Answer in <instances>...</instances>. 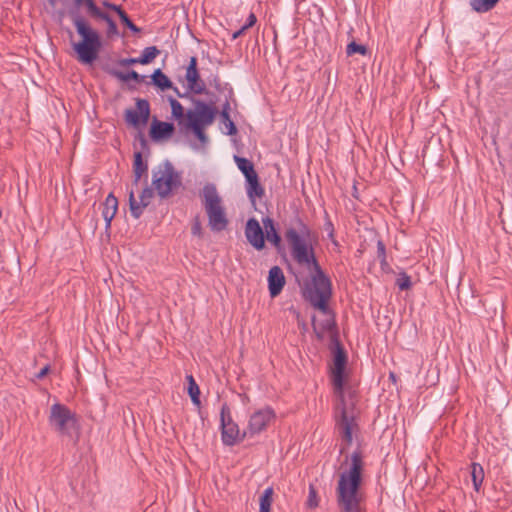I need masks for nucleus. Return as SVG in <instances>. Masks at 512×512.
<instances>
[{"label":"nucleus","mask_w":512,"mask_h":512,"mask_svg":"<svg viewBox=\"0 0 512 512\" xmlns=\"http://www.w3.org/2000/svg\"><path fill=\"white\" fill-rule=\"evenodd\" d=\"M119 18L121 20V22L128 28L130 29L132 32L134 33H139L140 32V28L137 27L132 21L131 19L128 17L127 13L123 10L119 15Z\"/></svg>","instance_id":"35"},{"label":"nucleus","mask_w":512,"mask_h":512,"mask_svg":"<svg viewBox=\"0 0 512 512\" xmlns=\"http://www.w3.org/2000/svg\"><path fill=\"white\" fill-rule=\"evenodd\" d=\"M169 101L172 110V116L177 120H181L184 117V108L182 104L174 98H170Z\"/></svg>","instance_id":"33"},{"label":"nucleus","mask_w":512,"mask_h":512,"mask_svg":"<svg viewBox=\"0 0 512 512\" xmlns=\"http://www.w3.org/2000/svg\"><path fill=\"white\" fill-rule=\"evenodd\" d=\"M263 224L264 227L266 228V231L275 228L274 221L270 217H266L265 219H263Z\"/></svg>","instance_id":"47"},{"label":"nucleus","mask_w":512,"mask_h":512,"mask_svg":"<svg viewBox=\"0 0 512 512\" xmlns=\"http://www.w3.org/2000/svg\"><path fill=\"white\" fill-rule=\"evenodd\" d=\"M76 8L84 9L88 16L93 19L102 20L107 24V35L109 37L118 34V28L111 16L100 9L95 0H73Z\"/></svg>","instance_id":"9"},{"label":"nucleus","mask_w":512,"mask_h":512,"mask_svg":"<svg viewBox=\"0 0 512 512\" xmlns=\"http://www.w3.org/2000/svg\"><path fill=\"white\" fill-rule=\"evenodd\" d=\"M312 325L318 339H323L326 333H333L336 329V323L333 317L327 318L318 324L313 320Z\"/></svg>","instance_id":"20"},{"label":"nucleus","mask_w":512,"mask_h":512,"mask_svg":"<svg viewBox=\"0 0 512 512\" xmlns=\"http://www.w3.org/2000/svg\"><path fill=\"white\" fill-rule=\"evenodd\" d=\"M234 161L236 162L238 169L245 176V179L251 178L257 174L253 163L247 158L235 155Z\"/></svg>","instance_id":"23"},{"label":"nucleus","mask_w":512,"mask_h":512,"mask_svg":"<svg viewBox=\"0 0 512 512\" xmlns=\"http://www.w3.org/2000/svg\"><path fill=\"white\" fill-rule=\"evenodd\" d=\"M379 260H380V265H381L382 270H386V268H388V266H389L388 262H387V257L381 258Z\"/></svg>","instance_id":"48"},{"label":"nucleus","mask_w":512,"mask_h":512,"mask_svg":"<svg viewBox=\"0 0 512 512\" xmlns=\"http://www.w3.org/2000/svg\"><path fill=\"white\" fill-rule=\"evenodd\" d=\"M76 415L71 410L60 403L51 406L49 423L60 434H68L69 424L76 423Z\"/></svg>","instance_id":"8"},{"label":"nucleus","mask_w":512,"mask_h":512,"mask_svg":"<svg viewBox=\"0 0 512 512\" xmlns=\"http://www.w3.org/2000/svg\"><path fill=\"white\" fill-rule=\"evenodd\" d=\"M154 189L153 187L146 186L141 194H140V201L137 202L135 199L134 191L131 190L129 192V207L131 215L138 219L143 214L144 209L151 203L153 197H154Z\"/></svg>","instance_id":"15"},{"label":"nucleus","mask_w":512,"mask_h":512,"mask_svg":"<svg viewBox=\"0 0 512 512\" xmlns=\"http://www.w3.org/2000/svg\"><path fill=\"white\" fill-rule=\"evenodd\" d=\"M148 171V165L143 161L142 153L136 152L134 154L133 172H134V184L138 185L141 177L146 175Z\"/></svg>","instance_id":"21"},{"label":"nucleus","mask_w":512,"mask_h":512,"mask_svg":"<svg viewBox=\"0 0 512 512\" xmlns=\"http://www.w3.org/2000/svg\"><path fill=\"white\" fill-rule=\"evenodd\" d=\"M119 64L121 66H128V65H132V64H139L138 62V57L137 58H125V59H121L119 61Z\"/></svg>","instance_id":"45"},{"label":"nucleus","mask_w":512,"mask_h":512,"mask_svg":"<svg viewBox=\"0 0 512 512\" xmlns=\"http://www.w3.org/2000/svg\"><path fill=\"white\" fill-rule=\"evenodd\" d=\"M72 23L77 34L81 37L79 42L72 44L77 59L81 63L91 64L97 59L102 47L101 37L79 13L72 16Z\"/></svg>","instance_id":"4"},{"label":"nucleus","mask_w":512,"mask_h":512,"mask_svg":"<svg viewBox=\"0 0 512 512\" xmlns=\"http://www.w3.org/2000/svg\"><path fill=\"white\" fill-rule=\"evenodd\" d=\"M363 455L355 450L350 455L348 469L339 474L336 487V502L340 512H366L365 496L361 491Z\"/></svg>","instance_id":"2"},{"label":"nucleus","mask_w":512,"mask_h":512,"mask_svg":"<svg viewBox=\"0 0 512 512\" xmlns=\"http://www.w3.org/2000/svg\"><path fill=\"white\" fill-rule=\"evenodd\" d=\"M102 6L105 7V8H108L110 10L115 11L118 15L123 11V9L119 5L111 3L108 0H103L102 1Z\"/></svg>","instance_id":"41"},{"label":"nucleus","mask_w":512,"mask_h":512,"mask_svg":"<svg viewBox=\"0 0 512 512\" xmlns=\"http://www.w3.org/2000/svg\"><path fill=\"white\" fill-rule=\"evenodd\" d=\"M284 236L293 261L298 266L310 271V277L302 283L297 279L303 298L313 308L328 314L330 312L328 302L332 297V282L316 257L314 248L316 239L312 229L302 219L297 218L296 226L288 227Z\"/></svg>","instance_id":"1"},{"label":"nucleus","mask_w":512,"mask_h":512,"mask_svg":"<svg viewBox=\"0 0 512 512\" xmlns=\"http://www.w3.org/2000/svg\"><path fill=\"white\" fill-rule=\"evenodd\" d=\"M117 209H118L117 198L113 195V193L108 194V196L106 197V199L103 203V209H102V216L105 220L106 229L110 228L111 222L116 215Z\"/></svg>","instance_id":"18"},{"label":"nucleus","mask_w":512,"mask_h":512,"mask_svg":"<svg viewBox=\"0 0 512 512\" xmlns=\"http://www.w3.org/2000/svg\"><path fill=\"white\" fill-rule=\"evenodd\" d=\"M368 52L367 50V47L362 45V44H358L354 41H352L351 43H349L347 45V48H346V53L348 56H351L353 54H360V55H366Z\"/></svg>","instance_id":"32"},{"label":"nucleus","mask_w":512,"mask_h":512,"mask_svg":"<svg viewBox=\"0 0 512 512\" xmlns=\"http://www.w3.org/2000/svg\"><path fill=\"white\" fill-rule=\"evenodd\" d=\"M256 22L257 17L253 12H251L247 17L245 24L232 34L231 39L235 40L242 36L249 28L253 27L256 24Z\"/></svg>","instance_id":"30"},{"label":"nucleus","mask_w":512,"mask_h":512,"mask_svg":"<svg viewBox=\"0 0 512 512\" xmlns=\"http://www.w3.org/2000/svg\"><path fill=\"white\" fill-rule=\"evenodd\" d=\"M377 257L378 259L386 257V247L382 240L377 241Z\"/></svg>","instance_id":"42"},{"label":"nucleus","mask_w":512,"mask_h":512,"mask_svg":"<svg viewBox=\"0 0 512 512\" xmlns=\"http://www.w3.org/2000/svg\"><path fill=\"white\" fill-rule=\"evenodd\" d=\"M189 127H191V129L193 130L195 136L203 143H205L207 141V136L206 134L204 133V128L206 126H201L199 124H197L196 122L194 123V125H189Z\"/></svg>","instance_id":"37"},{"label":"nucleus","mask_w":512,"mask_h":512,"mask_svg":"<svg viewBox=\"0 0 512 512\" xmlns=\"http://www.w3.org/2000/svg\"><path fill=\"white\" fill-rule=\"evenodd\" d=\"M2 217V210L0 209V218Z\"/></svg>","instance_id":"51"},{"label":"nucleus","mask_w":512,"mask_h":512,"mask_svg":"<svg viewBox=\"0 0 512 512\" xmlns=\"http://www.w3.org/2000/svg\"><path fill=\"white\" fill-rule=\"evenodd\" d=\"M275 418L274 410L266 406L262 409L255 411L249 419L247 433L250 435H256L264 431L270 421Z\"/></svg>","instance_id":"11"},{"label":"nucleus","mask_w":512,"mask_h":512,"mask_svg":"<svg viewBox=\"0 0 512 512\" xmlns=\"http://www.w3.org/2000/svg\"><path fill=\"white\" fill-rule=\"evenodd\" d=\"M396 285L401 291H406L411 288L412 282L410 276L405 273L401 272L399 273L397 279H396Z\"/></svg>","instance_id":"31"},{"label":"nucleus","mask_w":512,"mask_h":512,"mask_svg":"<svg viewBox=\"0 0 512 512\" xmlns=\"http://www.w3.org/2000/svg\"><path fill=\"white\" fill-rule=\"evenodd\" d=\"M499 0H470L472 9L479 13L488 12L495 7Z\"/></svg>","instance_id":"28"},{"label":"nucleus","mask_w":512,"mask_h":512,"mask_svg":"<svg viewBox=\"0 0 512 512\" xmlns=\"http://www.w3.org/2000/svg\"><path fill=\"white\" fill-rule=\"evenodd\" d=\"M182 184L181 174L165 160L152 170V187L161 199H166Z\"/></svg>","instance_id":"6"},{"label":"nucleus","mask_w":512,"mask_h":512,"mask_svg":"<svg viewBox=\"0 0 512 512\" xmlns=\"http://www.w3.org/2000/svg\"><path fill=\"white\" fill-rule=\"evenodd\" d=\"M209 85L215 87L216 89H219L220 87V79L217 75L212 76L208 79Z\"/></svg>","instance_id":"46"},{"label":"nucleus","mask_w":512,"mask_h":512,"mask_svg":"<svg viewBox=\"0 0 512 512\" xmlns=\"http://www.w3.org/2000/svg\"><path fill=\"white\" fill-rule=\"evenodd\" d=\"M136 110L127 109L125 111V121L133 127L145 125L150 116V104L146 99H136Z\"/></svg>","instance_id":"12"},{"label":"nucleus","mask_w":512,"mask_h":512,"mask_svg":"<svg viewBox=\"0 0 512 512\" xmlns=\"http://www.w3.org/2000/svg\"><path fill=\"white\" fill-rule=\"evenodd\" d=\"M185 79L187 81V89L190 93L196 95L206 93V85L200 77L197 68V58L195 56L190 58L189 64L186 68Z\"/></svg>","instance_id":"13"},{"label":"nucleus","mask_w":512,"mask_h":512,"mask_svg":"<svg viewBox=\"0 0 512 512\" xmlns=\"http://www.w3.org/2000/svg\"><path fill=\"white\" fill-rule=\"evenodd\" d=\"M220 429L222 443L226 446H234L240 442L247 433V431H245L243 436L240 437V429L238 424L233 421L227 403L222 404L220 409Z\"/></svg>","instance_id":"7"},{"label":"nucleus","mask_w":512,"mask_h":512,"mask_svg":"<svg viewBox=\"0 0 512 512\" xmlns=\"http://www.w3.org/2000/svg\"><path fill=\"white\" fill-rule=\"evenodd\" d=\"M246 192L250 199H254L255 197H262L265 193L264 188L259 183L258 174L255 176L246 179Z\"/></svg>","instance_id":"22"},{"label":"nucleus","mask_w":512,"mask_h":512,"mask_svg":"<svg viewBox=\"0 0 512 512\" xmlns=\"http://www.w3.org/2000/svg\"><path fill=\"white\" fill-rule=\"evenodd\" d=\"M50 2L53 4V3H54V0H50Z\"/></svg>","instance_id":"52"},{"label":"nucleus","mask_w":512,"mask_h":512,"mask_svg":"<svg viewBox=\"0 0 512 512\" xmlns=\"http://www.w3.org/2000/svg\"><path fill=\"white\" fill-rule=\"evenodd\" d=\"M175 130L172 123L158 121L155 119L151 125L150 136L153 140H160L170 137Z\"/></svg>","instance_id":"17"},{"label":"nucleus","mask_w":512,"mask_h":512,"mask_svg":"<svg viewBox=\"0 0 512 512\" xmlns=\"http://www.w3.org/2000/svg\"><path fill=\"white\" fill-rule=\"evenodd\" d=\"M471 477L474 490L479 492L484 481V470L479 463L473 462L471 464Z\"/></svg>","instance_id":"25"},{"label":"nucleus","mask_w":512,"mask_h":512,"mask_svg":"<svg viewBox=\"0 0 512 512\" xmlns=\"http://www.w3.org/2000/svg\"><path fill=\"white\" fill-rule=\"evenodd\" d=\"M217 109L213 106L206 104L201 100L195 101V110H188L186 116L188 125H194L196 122L201 126H208L213 123Z\"/></svg>","instance_id":"10"},{"label":"nucleus","mask_w":512,"mask_h":512,"mask_svg":"<svg viewBox=\"0 0 512 512\" xmlns=\"http://www.w3.org/2000/svg\"><path fill=\"white\" fill-rule=\"evenodd\" d=\"M244 233L246 240L253 248L258 251L264 249L265 234L256 218H250L247 220Z\"/></svg>","instance_id":"14"},{"label":"nucleus","mask_w":512,"mask_h":512,"mask_svg":"<svg viewBox=\"0 0 512 512\" xmlns=\"http://www.w3.org/2000/svg\"><path fill=\"white\" fill-rule=\"evenodd\" d=\"M152 84L158 87L160 90L165 91L167 89H173L179 97H183L177 87H173L172 81L161 71L156 69L151 75Z\"/></svg>","instance_id":"19"},{"label":"nucleus","mask_w":512,"mask_h":512,"mask_svg":"<svg viewBox=\"0 0 512 512\" xmlns=\"http://www.w3.org/2000/svg\"><path fill=\"white\" fill-rule=\"evenodd\" d=\"M201 202L208 218V226L213 232L225 230L229 224L223 201L215 184L207 183L200 191Z\"/></svg>","instance_id":"5"},{"label":"nucleus","mask_w":512,"mask_h":512,"mask_svg":"<svg viewBox=\"0 0 512 512\" xmlns=\"http://www.w3.org/2000/svg\"><path fill=\"white\" fill-rule=\"evenodd\" d=\"M266 238L275 247H277V248L280 247L281 237H280V235L278 234V232L276 231L275 228H272V230H267Z\"/></svg>","instance_id":"36"},{"label":"nucleus","mask_w":512,"mask_h":512,"mask_svg":"<svg viewBox=\"0 0 512 512\" xmlns=\"http://www.w3.org/2000/svg\"><path fill=\"white\" fill-rule=\"evenodd\" d=\"M222 121H223V123L225 124V126L227 128V132H226L227 135L232 136V135H235L237 133L236 125L231 120L230 114H228V119H222Z\"/></svg>","instance_id":"40"},{"label":"nucleus","mask_w":512,"mask_h":512,"mask_svg":"<svg viewBox=\"0 0 512 512\" xmlns=\"http://www.w3.org/2000/svg\"><path fill=\"white\" fill-rule=\"evenodd\" d=\"M191 233L198 238L203 237V228L200 217L197 215L192 220Z\"/></svg>","instance_id":"34"},{"label":"nucleus","mask_w":512,"mask_h":512,"mask_svg":"<svg viewBox=\"0 0 512 512\" xmlns=\"http://www.w3.org/2000/svg\"><path fill=\"white\" fill-rule=\"evenodd\" d=\"M274 490L272 487H267L259 499V512H270L273 503Z\"/></svg>","instance_id":"26"},{"label":"nucleus","mask_w":512,"mask_h":512,"mask_svg":"<svg viewBox=\"0 0 512 512\" xmlns=\"http://www.w3.org/2000/svg\"><path fill=\"white\" fill-rule=\"evenodd\" d=\"M347 363V354L339 342L336 343L331 369L332 384L339 394V403L335 408L336 427L347 445L353 441L352 431L357 427L356 412L353 403H347L343 394L344 372Z\"/></svg>","instance_id":"3"},{"label":"nucleus","mask_w":512,"mask_h":512,"mask_svg":"<svg viewBox=\"0 0 512 512\" xmlns=\"http://www.w3.org/2000/svg\"><path fill=\"white\" fill-rule=\"evenodd\" d=\"M329 240L332 242V244H333L335 247H338V246H339V242L336 240V238H335V237H333V239H329Z\"/></svg>","instance_id":"49"},{"label":"nucleus","mask_w":512,"mask_h":512,"mask_svg":"<svg viewBox=\"0 0 512 512\" xmlns=\"http://www.w3.org/2000/svg\"><path fill=\"white\" fill-rule=\"evenodd\" d=\"M186 380L188 382L187 392L191 398L192 403L195 406L200 407V405H201L200 393L201 392H200V388H199L198 384L196 383L194 377L191 374L186 375Z\"/></svg>","instance_id":"24"},{"label":"nucleus","mask_w":512,"mask_h":512,"mask_svg":"<svg viewBox=\"0 0 512 512\" xmlns=\"http://www.w3.org/2000/svg\"><path fill=\"white\" fill-rule=\"evenodd\" d=\"M307 505L310 508H315L318 506L317 492H316V489L312 485H310V487H309V495H308Z\"/></svg>","instance_id":"38"},{"label":"nucleus","mask_w":512,"mask_h":512,"mask_svg":"<svg viewBox=\"0 0 512 512\" xmlns=\"http://www.w3.org/2000/svg\"><path fill=\"white\" fill-rule=\"evenodd\" d=\"M160 54V50L156 46H149L144 48L140 57H138V62L141 65H147L151 63L158 55Z\"/></svg>","instance_id":"29"},{"label":"nucleus","mask_w":512,"mask_h":512,"mask_svg":"<svg viewBox=\"0 0 512 512\" xmlns=\"http://www.w3.org/2000/svg\"><path fill=\"white\" fill-rule=\"evenodd\" d=\"M285 276L279 266H273L268 274V289L272 298L278 296L285 285Z\"/></svg>","instance_id":"16"},{"label":"nucleus","mask_w":512,"mask_h":512,"mask_svg":"<svg viewBox=\"0 0 512 512\" xmlns=\"http://www.w3.org/2000/svg\"><path fill=\"white\" fill-rule=\"evenodd\" d=\"M324 229L327 232L328 239H333V237H335L334 225L327 214L325 218Z\"/></svg>","instance_id":"39"},{"label":"nucleus","mask_w":512,"mask_h":512,"mask_svg":"<svg viewBox=\"0 0 512 512\" xmlns=\"http://www.w3.org/2000/svg\"><path fill=\"white\" fill-rule=\"evenodd\" d=\"M228 114H230V103L228 100L225 101V103L223 104L222 106V110H221V118L222 119H228Z\"/></svg>","instance_id":"44"},{"label":"nucleus","mask_w":512,"mask_h":512,"mask_svg":"<svg viewBox=\"0 0 512 512\" xmlns=\"http://www.w3.org/2000/svg\"><path fill=\"white\" fill-rule=\"evenodd\" d=\"M391 380H395V375L393 373L390 374Z\"/></svg>","instance_id":"50"},{"label":"nucleus","mask_w":512,"mask_h":512,"mask_svg":"<svg viewBox=\"0 0 512 512\" xmlns=\"http://www.w3.org/2000/svg\"><path fill=\"white\" fill-rule=\"evenodd\" d=\"M109 74L123 82H127L129 80H135L136 82H142L145 79V76L138 74V72L135 70H131L127 73L117 71V70H111V71H109Z\"/></svg>","instance_id":"27"},{"label":"nucleus","mask_w":512,"mask_h":512,"mask_svg":"<svg viewBox=\"0 0 512 512\" xmlns=\"http://www.w3.org/2000/svg\"><path fill=\"white\" fill-rule=\"evenodd\" d=\"M50 371V365L46 364L41 370L35 374V380H41L44 378Z\"/></svg>","instance_id":"43"}]
</instances>
